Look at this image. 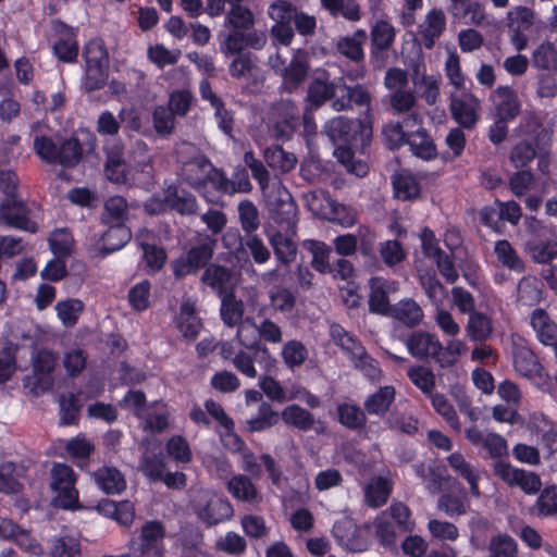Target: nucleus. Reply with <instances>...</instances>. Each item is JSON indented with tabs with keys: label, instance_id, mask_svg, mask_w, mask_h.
<instances>
[{
	"label": "nucleus",
	"instance_id": "obj_1",
	"mask_svg": "<svg viewBox=\"0 0 557 557\" xmlns=\"http://www.w3.org/2000/svg\"><path fill=\"white\" fill-rule=\"evenodd\" d=\"M175 158L180 178L194 189L200 190L208 183L221 193L235 189L234 183L230 182L224 172L216 169L196 145L188 141L178 143L175 148Z\"/></svg>",
	"mask_w": 557,
	"mask_h": 557
},
{
	"label": "nucleus",
	"instance_id": "obj_2",
	"mask_svg": "<svg viewBox=\"0 0 557 557\" xmlns=\"http://www.w3.org/2000/svg\"><path fill=\"white\" fill-rule=\"evenodd\" d=\"M85 61V72L82 87L89 101L101 100L97 95L104 88V40L94 38L87 41L82 53Z\"/></svg>",
	"mask_w": 557,
	"mask_h": 557
},
{
	"label": "nucleus",
	"instance_id": "obj_3",
	"mask_svg": "<svg viewBox=\"0 0 557 557\" xmlns=\"http://www.w3.org/2000/svg\"><path fill=\"white\" fill-rule=\"evenodd\" d=\"M50 39L53 55L58 61L72 64L79 54L78 28L73 27L60 18L50 21Z\"/></svg>",
	"mask_w": 557,
	"mask_h": 557
},
{
	"label": "nucleus",
	"instance_id": "obj_4",
	"mask_svg": "<svg viewBox=\"0 0 557 557\" xmlns=\"http://www.w3.org/2000/svg\"><path fill=\"white\" fill-rule=\"evenodd\" d=\"M299 109L290 99H281L272 104L268 127L276 139H288L299 125Z\"/></svg>",
	"mask_w": 557,
	"mask_h": 557
},
{
	"label": "nucleus",
	"instance_id": "obj_5",
	"mask_svg": "<svg viewBox=\"0 0 557 557\" xmlns=\"http://www.w3.org/2000/svg\"><path fill=\"white\" fill-rule=\"evenodd\" d=\"M96 136L87 128H78L65 139L58 150V164L72 169L79 163L84 154H90L96 149Z\"/></svg>",
	"mask_w": 557,
	"mask_h": 557
},
{
	"label": "nucleus",
	"instance_id": "obj_6",
	"mask_svg": "<svg viewBox=\"0 0 557 557\" xmlns=\"http://www.w3.org/2000/svg\"><path fill=\"white\" fill-rule=\"evenodd\" d=\"M368 40L366 29H356L351 35L339 36L334 42V49L337 54L349 60L356 65V69L347 72L349 79H361L364 77L366 70L361 64L364 61V45Z\"/></svg>",
	"mask_w": 557,
	"mask_h": 557
},
{
	"label": "nucleus",
	"instance_id": "obj_7",
	"mask_svg": "<svg viewBox=\"0 0 557 557\" xmlns=\"http://www.w3.org/2000/svg\"><path fill=\"white\" fill-rule=\"evenodd\" d=\"M76 474L71 466L54 462L51 469V488L57 493L55 502L62 509L78 507V492L75 488Z\"/></svg>",
	"mask_w": 557,
	"mask_h": 557
},
{
	"label": "nucleus",
	"instance_id": "obj_8",
	"mask_svg": "<svg viewBox=\"0 0 557 557\" xmlns=\"http://www.w3.org/2000/svg\"><path fill=\"white\" fill-rule=\"evenodd\" d=\"M166 530L159 520L147 521L133 541L134 557H164Z\"/></svg>",
	"mask_w": 557,
	"mask_h": 557
},
{
	"label": "nucleus",
	"instance_id": "obj_9",
	"mask_svg": "<svg viewBox=\"0 0 557 557\" xmlns=\"http://www.w3.org/2000/svg\"><path fill=\"white\" fill-rule=\"evenodd\" d=\"M524 251L533 262L544 265L557 258V242L546 236L544 228L535 219L529 223Z\"/></svg>",
	"mask_w": 557,
	"mask_h": 557
},
{
	"label": "nucleus",
	"instance_id": "obj_10",
	"mask_svg": "<svg viewBox=\"0 0 557 557\" xmlns=\"http://www.w3.org/2000/svg\"><path fill=\"white\" fill-rule=\"evenodd\" d=\"M195 510L199 519L208 527L228 520L234 515L232 504L209 492H202L195 500Z\"/></svg>",
	"mask_w": 557,
	"mask_h": 557
},
{
	"label": "nucleus",
	"instance_id": "obj_11",
	"mask_svg": "<svg viewBox=\"0 0 557 557\" xmlns=\"http://www.w3.org/2000/svg\"><path fill=\"white\" fill-rule=\"evenodd\" d=\"M214 243L207 238L203 243L191 247L185 255L173 260L171 268L174 276L183 278L206 267L213 256Z\"/></svg>",
	"mask_w": 557,
	"mask_h": 557
},
{
	"label": "nucleus",
	"instance_id": "obj_12",
	"mask_svg": "<svg viewBox=\"0 0 557 557\" xmlns=\"http://www.w3.org/2000/svg\"><path fill=\"white\" fill-rule=\"evenodd\" d=\"M493 471L504 483L511 487L518 486L528 495H535L541 491L542 480L533 471L515 468L503 460L494 463Z\"/></svg>",
	"mask_w": 557,
	"mask_h": 557
},
{
	"label": "nucleus",
	"instance_id": "obj_13",
	"mask_svg": "<svg viewBox=\"0 0 557 557\" xmlns=\"http://www.w3.org/2000/svg\"><path fill=\"white\" fill-rule=\"evenodd\" d=\"M220 51L225 58L244 54L248 47L255 50L262 49L267 44V35L261 30L242 32L231 29L225 35H220Z\"/></svg>",
	"mask_w": 557,
	"mask_h": 557
},
{
	"label": "nucleus",
	"instance_id": "obj_14",
	"mask_svg": "<svg viewBox=\"0 0 557 557\" xmlns=\"http://www.w3.org/2000/svg\"><path fill=\"white\" fill-rule=\"evenodd\" d=\"M30 209L27 203L18 197L3 199L0 202V221L7 226L28 232L37 233L38 224L30 219Z\"/></svg>",
	"mask_w": 557,
	"mask_h": 557
},
{
	"label": "nucleus",
	"instance_id": "obj_15",
	"mask_svg": "<svg viewBox=\"0 0 557 557\" xmlns=\"http://www.w3.org/2000/svg\"><path fill=\"white\" fill-rule=\"evenodd\" d=\"M267 205L273 220L287 226L295 224L297 207L289 191L282 185L273 186L267 194Z\"/></svg>",
	"mask_w": 557,
	"mask_h": 557
},
{
	"label": "nucleus",
	"instance_id": "obj_16",
	"mask_svg": "<svg viewBox=\"0 0 557 557\" xmlns=\"http://www.w3.org/2000/svg\"><path fill=\"white\" fill-rule=\"evenodd\" d=\"M339 78L330 81V74L322 71L309 83L305 103L309 104V108L318 109L327 101L332 104L334 99L339 97Z\"/></svg>",
	"mask_w": 557,
	"mask_h": 557
},
{
	"label": "nucleus",
	"instance_id": "obj_17",
	"mask_svg": "<svg viewBox=\"0 0 557 557\" xmlns=\"http://www.w3.org/2000/svg\"><path fill=\"white\" fill-rule=\"evenodd\" d=\"M389 107L395 114L405 115L406 127H414L422 124L423 116L419 110L418 98L413 90L401 89L389 95Z\"/></svg>",
	"mask_w": 557,
	"mask_h": 557
},
{
	"label": "nucleus",
	"instance_id": "obj_18",
	"mask_svg": "<svg viewBox=\"0 0 557 557\" xmlns=\"http://www.w3.org/2000/svg\"><path fill=\"white\" fill-rule=\"evenodd\" d=\"M339 97L334 99V102L331 104L335 112L352 110L354 104L367 109L370 108L372 95L367 86L362 84L349 86L343 77H339Z\"/></svg>",
	"mask_w": 557,
	"mask_h": 557
},
{
	"label": "nucleus",
	"instance_id": "obj_19",
	"mask_svg": "<svg viewBox=\"0 0 557 557\" xmlns=\"http://www.w3.org/2000/svg\"><path fill=\"white\" fill-rule=\"evenodd\" d=\"M406 346L412 357L432 359L438 364L441 341L435 334L425 331L412 332L406 339Z\"/></svg>",
	"mask_w": 557,
	"mask_h": 557
},
{
	"label": "nucleus",
	"instance_id": "obj_20",
	"mask_svg": "<svg viewBox=\"0 0 557 557\" xmlns=\"http://www.w3.org/2000/svg\"><path fill=\"white\" fill-rule=\"evenodd\" d=\"M515 370L523 377L541 383L547 376L535 354L524 345H515L512 349Z\"/></svg>",
	"mask_w": 557,
	"mask_h": 557
},
{
	"label": "nucleus",
	"instance_id": "obj_21",
	"mask_svg": "<svg viewBox=\"0 0 557 557\" xmlns=\"http://www.w3.org/2000/svg\"><path fill=\"white\" fill-rule=\"evenodd\" d=\"M369 286L370 311L387 317L393 307V305L389 304L388 295L398 290V283L375 276L369 281Z\"/></svg>",
	"mask_w": 557,
	"mask_h": 557
},
{
	"label": "nucleus",
	"instance_id": "obj_22",
	"mask_svg": "<svg viewBox=\"0 0 557 557\" xmlns=\"http://www.w3.org/2000/svg\"><path fill=\"white\" fill-rule=\"evenodd\" d=\"M446 29V15L441 8L431 9L418 25V36L420 42L426 49H432L435 40L442 36Z\"/></svg>",
	"mask_w": 557,
	"mask_h": 557
},
{
	"label": "nucleus",
	"instance_id": "obj_23",
	"mask_svg": "<svg viewBox=\"0 0 557 557\" xmlns=\"http://www.w3.org/2000/svg\"><path fill=\"white\" fill-rule=\"evenodd\" d=\"M449 108L453 117L460 126L470 129L475 125L479 119L480 101L473 95L453 96Z\"/></svg>",
	"mask_w": 557,
	"mask_h": 557
},
{
	"label": "nucleus",
	"instance_id": "obj_24",
	"mask_svg": "<svg viewBox=\"0 0 557 557\" xmlns=\"http://www.w3.org/2000/svg\"><path fill=\"white\" fill-rule=\"evenodd\" d=\"M361 124L358 121L341 115L329 120L323 127V132L333 144L348 145L356 139Z\"/></svg>",
	"mask_w": 557,
	"mask_h": 557
},
{
	"label": "nucleus",
	"instance_id": "obj_25",
	"mask_svg": "<svg viewBox=\"0 0 557 557\" xmlns=\"http://www.w3.org/2000/svg\"><path fill=\"white\" fill-rule=\"evenodd\" d=\"M492 98L495 103L496 117L512 121L521 111L518 94L509 86H498L493 92Z\"/></svg>",
	"mask_w": 557,
	"mask_h": 557
},
{
	"label": "nucleus",
	"instance_id": "obj_26",
	"mask_svg": "<svg viewBox=\"0 0 557 557\" xmlns=\"http://www.w3.org/2000/svg\"><path fill=\"white\" fill-rule=\"evenodd\" d=\"M176 327L187 341H194L202 329L201 320L197 315L196 302L190 298L184 299L176 317Z\"/></svg>",
	"mask_w": 557,
	"mask_h": 557
},
{
	"label": "nucleus",
	"instance_id": "obj_27",
	"mask_svg": "<svg viewBox=\"0 0 557 557\" xmlns=\"http://www.w3.org/2000/svg\"><path fill=\"white\" fill-rule=\"evenodd\" d=\"M228 493L237 500L258 505L262 502V495L255 483L246 474H236L226 482Z\"/></svg>",
	"mask_w": 557,
	"mask_h": 557
},
{
	"label": "nucleus",
	"instance_id": "obj_28",
	"mask_svg": "<svg viewBox=\"0 0 557 557\" xmlns=\"http://www.w3.org/2000/svg\"><path fill=\"white\" fill-rule=\"evenodd\" d=\"M387 317L408 327H414L422 322L424 313L417 301L405 298L393 305Z\"/></svg>",
	"mask_w": 557,
	"mask_h": 557
},
{
	"label": "nucleus",
	"instance_id": "obj_29",
	"mask_svg": "<svg viewBox=\"0 0 557 557\" xmlns=\"http://www.w3.org/2000/svg\"><path fill=\"white\" fill-rule=\"evenodd\" d=\"M234 272L232 269L212 263L208 265L201 276V282L210 287L219 296L228 294V287L232 285Z\"/></svg>",
	"mask_w": 557,
	"mask_h": 557
},
{
	"label": "nucleus",
	"instance_id": "obj_30",
	"mask_svg": "<svg viewBox=\"0 0 557 557\" xmlns=\"http://www.w3.org/2000/svg\"><path fill=\"white\" fill-rule=\"evenodd\" d=\"M546 146L547 145H541L539 148L536 143L533 140L523 139L511 149L510 162L515 168L522 169L535 158H539V165L542 169L544 157L546 154Z\"/></svg>",
	"mask_w": 557,
	"mask_h": 557
},
{
	"label": "nucleus",
	"instance_id": "obj_31",
	"mask_svg": "<svg viewBox=\"0 0 557 557\" xmlns=\"http://www.w3.org/2000/svg\"><path fill=\"white\" fill-rule=\"evenodd\" d=\"M530 323L542 344L557 346V323L544 309H535L531 314Z\"/></svg>",
	"mask_w": 557,
	"mask_h": 557
},
{
	"label": "nucleus",
	"instance_id": "obj_32",
	"mask_svg": "<svg viewBox=\"0 0 557 557\" xmlns=\"http://www.w3.org/2000/svg\"><path fill=\"white\" fill-rule=\"evenodd\" d=\"M332 532L338 543L348 550L362 552L366 548V543L360 537L358 527L350 519L337 521Z\"/></svg>",
	"mask_w": 557,
	"mask_h": 557
},
{
	"label": "nucleus",
	"instance_id": "obj_33",
	"mask_svg": "<svg viewBox=\"0 0 557 557\" xmlns=\"http://www.w3.org/2000/svg\"><path fill=\"white\" fill-rule=\"evenodd\" d=\"M395 388L391 385L380 387L379 391L371 394L363 403L364 410L369 414L385 417L389 411L391 405L395 400Z\"/></svg>",
	"mask_w": 557,
	"mask_h": 557
},
{
	"label": "nucleus",
	"instance_id": "obj_34",
	"mask_svg": "<svg viewBox=\"0 0 557 557\" xmlns=\"http://www.w3.org/2000/svg\"><path fill=\"white\" fill-rule=\"evenodd\" d=\"M447 461L451 469L469 483L471 494L480 496L478 485V481L480 479L479 469L468 462L460 453H453L448 456Z\"/></svg>",
	"mask_w": 557,
	"mask_h": 557
},
{
	"label": "nucleus",
	"instance_id": "obj_35",
	"mask_svg": "<svg viewBox=\"0 0 557 557\" xmlns=\"http://www.w3.org/2000/svg\"><path fill=\"white\" fill-rule=\"evenodd\" d=\"M543 297L541 283L535 276L527 275L519 280L517 285L516 301L522 307H533L537 305Z\"/></svg>",
	"mask_w": 557,
	"mask_h": 557
},
{
	"label": "nucleus",
	"instance_id": "obj_36",
	"mask_svg": "<svg viewBox=\"0 0 557 557\" xmlns=\"http://www.w3.org/2000/svg\"><path fill=\"white\" fill-rule=\"evenodd\" d=\"M307 74V64L302 60L294 58L280 74L282 76L281 89L287 92L296 91L306 81Z\"/></svg>",
	"mask_w": 557,
	"mask_h": 557
},
{
	"label": "nucleus",
	"instance_id": "obj_37",
	"mask_svg": "<svg viewBox=\"0 0 557 557\" xmlns=\"http://www.w3.org/2000/svg\"><path fill=\"white\" fill-rule=\"evenodd\" d=\"M320 4L332 17L341 16L349 22L361 18L360 5L356 0H320Z\"/></svg>",
	"mask_w": 557,
	"mask_h": 557
},
{
	"label": "nucleus",
	"instance_id": "obj_38",
	"mask_svg": "<svg viewBox=\"0 0 557 557\" xmlns=\"http://www.w3.org/2000/svg\"><path fill=\"white\" fill-rule=\"evenodd\" d=\"M407 144L412 153L423 160L434 159L437 154L433 139L423 128L408 133Z\"/></svg>",
	"mask_w": 557,
	"mask_h": 557
},
{
	"label": "nucleus",
	"instance_id": "obj_39",
	"mask_svg": "<svg viewBox=\"0 0 557 557\" xmlns=\"http://www.w3.org/2000/svg\"><path fill=\"white\" fill-rule=\"evenodd\" d=\"M234 239H238L240 247L238 248V252L245 253V248L249 250L253 261L258 264L265 263L271 258V252L269 248L264 245L263 240L253 234L245 235L240 237L238 233L234 234Z\"/></svg>",
	"mask_w": 557,
	"mask_h": 557
},
{
	"label": "nucleus",
	"instance_id": "obj_40",
	"mask_svg": "<svg viewBox=\"0 0 557 557\" xmlns=\"http://www.w3.org/2000/svg\"><path fill=\"white\" fill-rule=\"evenodd\" d=\"M264 159L267 164L274 171L287 173L292 171L297 158L294 153L285 151L282 147L274 145L264 150Z\"/></svg>",
	"mask_w": 557,
	"mask_h": 557
},
{
	"label": "nucleus",
	"instance_id": "obj_41",
	"mask_svg": "<svg viewBox=\"0 0 557 557\" xmlns=\"http://www.w3.org/2000/svg\"><path fill=\"white\" fill-rule=\"evenodd\" d=\"M221 297L220 314L221 319L230 327L238 325L244 315V304L237 299L233 292L225 294Z\"/></svg>",
	"mask_w": 557,
	"mask_h": 557
},
{
	"label": "nucleus",
	"instance_id": "obj_42",
	"mask_svg": "<svg viewBox=\"0 0 557 557\" xmlns=\"http://www.w3.org/2000/svg\"><path fill=\"white\" fill-rule=\"evenodd\" d=\"M283 422L300 431H309L314 425V417L307 409L298 405H289L281 412Z\"/></svg>",
	"mask_w": 557,
	"mask_h": 557
},
{
	"label": "nucleus",
	"instance_id": "obj_43",
	"mask_svg": "<svg viewBox=\"0 0 557 557\" xmlns=\"http://www.w3.org/2000/svg\"><path fill=\"white\" fill-rule=\"evenodd\" d=\"M224 26L231 29L242 32H252L255 26V15L251 10L244 5L231 7L225 14Z\"/></svg>",
	"mask_w": 557,
	"mask_h": 557
},
{
	"label": "nucleus",
	"instance_id": "obj_44",
	"mask_svg": "<svg viewBox=\"0 0 557 557\" xmlns=\"http://www.w3.org/2000/svg\"><path fill=\"white\" fill-rule=\"evenodd\" d=\"M280 413L267 401H261L256 417L246 421L249 432H262L276 425L280 421Z\"/></svg>",
	"mask_w": 557,
	"mask_h": 557
},
{
	"label": "nucleus",
	"instance_id": "obj_45",
	"mask_svg": "<svg viewBox=\"0 0 557 557\" xmlns=\"http://www.w3.org/2000/svg\"><path fill=\"white\" fill-rule=\"evenodd\" d=\"M519 128L527 136L525 139L533 140L539 148L541 145H547L549 140V133L543 127L541 119L535 113H527Z\"/></svg>",
	"mask_w": 557,
	"mask_h": 557
},
{
	"label": "nucleus",
	"instance_id": "obj_46",
	"mask_svg": "<svg viewBox=\"0 0 557 557\" xmlns=\"http://www.w3.org/2000/svg\"><path fill=\"white\" fill-rule=\"evenodd\" d=\"M370 35L373 49L386 51L395 41L396 30L387 20L381 18L372 26Z\"/></svg>",
	"mask_w": 557,
	"mask_h": 557
},
{
	"label": "nucleus",
	"instance_id": "obj_47",
	"mask_svg": "<svg viewBox=\"0 0 557 557\" xmlns=\"http://www.w3.org/2000/svg\"><path fill=\"white\" fill-rule=\"evenodd\" d=\"M375 536L379 542L388 549L396 548L397 527L391 520L387 512H381L373 522Z\"/></svg>",
	"mask_w": 557,
	"mask_h": 557
},
{
	"label": "nucleus",
	"instance_id": "obj_48",
	"mask_svg": "<svg viewBox=\"0 0 557 557\" xmlns=\"http://www.w3.org/2000/svg\"><path fill=\"white\" fill-rule=\"evenodd\" d=\"M492 332L491 320L484 313L475 311L469 314L466 333L472 342H485Z\"/></svg>",
	"mask_w": 557,
	"mask_h": 557
},
{
	"label": "nucleus",
	"instance_id": "obj_49",
	"mask_svg": "<svg viewBox=\"0 0 557 557\" xmlns=\"http://www.w3.org/2000/svg\"><path fill=\"white\" fill-rule=\"evenodd\" d=\"M531 61L536 69L557 72V46L550 41L542 42L532 52Z\"/></svg>",
	"mask_w": 557,
	"mask_h": 557
},
{
	"label": "nucleus",
	"instance_id": "obj_50",
	"mask_svg": "<svg viewBox=\"0 0 557 557\" xmlns=\"http://www.w3.org/2000/svg\"><path fill=\"white\" fill-rule=\"evenodd\" d=\"M49 543L48 557H77L81 555V542L74 536H54Z\"/></svg>",
	"mask_w": 557,
	"mask_h": 557
},
{
	"label": "nucleus",
	"instance_id": "obj_51",
	"mask_svg": "<svg viewBox=\"0 0 557 557\" xmlns=\"http://www.w3.org/2000/svg\"><path fill=\"white\" fill-rule=\"evenodd\" d=\"M165 201L181 214H194L197 212L198 203L194 195L183 191L178 193L176 187H169L165 191Z\"/></svg>",
	"mask_w": 557,
	"mask_h": 557
},
{
	"label": "nucleus",
	"instance_id": "obj_52",
	"mask_svg": "<svg viewBox=\"0 0 557 557\" xmlns=\"http://www.w3.org/2000/svg\"><path fill=\"white\" fill-rule=\"evenodd\" d=\"M59 406L61 425L66 426L78 423L82 405L77 395L73 393L61 394L59 397Z\"/></svg>",
	"mask_w": 557,
	"mask_h": 557
},
{
	"label": "nucleus",
	"instance_id": "obj_53",
	"mask_svg": "<svg viewBox=\"0 0 557 557\" xmlns=\"http://www.w3.org/2000/svg\"><path fill=\"white\" fill-rule=\"evenodd\" d=\"M270 244L275 257L283 264H289L296 259L297 246L294 240L281 232H275L270 236Z\"/></svg>",
	"mask_w": 557,
	"mask_h": 557
},
{
	"label": "nucleus",
	"instance_id": "obj_54",
	"mask_svg": "<svg viewBox=\"0 0 557 557\" xmlns=\"http://www.w3.org/2000/svg\"><path fill=\"white\" fill-rule=\"evenodd\" d=\"M330 335L336 345L350 355V359H355L357 355L363 354L364 347L361 343L339 324H331Z\"/></svg>",
	"mask_w": 557,
	"mask_h": 557
},
{
	"label": "nucleus",
	"instance_id": "obj_55",
	"mask_svg": "<svg viewBox=\"0 0 557 557\" xmlns=\"http://www.w3.org/2000/svg\"><path fill=\"white\" fill-rule=\"evenodd\" d=\"M487 552L490 557H518V544L510 535L498 533L491 537Z\"/></svg>",
	"mask_w": 557,
	"mask_h": 557
},
{
	"label": "nucleus",
	"instance_id": "obj_56",
	"mask_svg": "<svg viewBox=\"0 0 557 557\" xmlns=\"http://www.w3.org/2000/svg\"><path fill=\"white\" fill-rule=\"evenodd\" d=\"M245 323L256 329L261 342L273 345H278L283 342L282 327L269 318H263L258 323L247 318Z\"/></svg>",
	"mask_w": 557,
	"mask_h": 557
},
{
	"label": "nucleus",
	"instance_id": "obj_57",
	"mask_svg": "<svg viewBox=\"0 0 557 557\" xmlns=\"http://www.w3.org/2000/svg\"><path fill=\"white\" fill-rule=\"evenodd\" d=\"M496 257L502 264L512 271L523 272L525 269L523 260L518 256L511 244L506 239L496 242L494 249Z\"/></svg>",
	"mask_w": 557,
	"mask_h": 557
},
{
	"label": "nucleus",
	"instance_id": "obj_58",
	"mask_svg": "<svg viewBox=\"0 0 557 557\" xmlns=\"http://www.w3.org/2000/svg\"><path fill=\"white\" fill-rule=\"evenodd\" d=\"M305 247L312 255L311 265L315 271L320 273L332 271V265L329 261L331 248L327 245L319 240H307L305 242Z\"/></svg>",
	"mask_w": 557,
	"mask_h": 557
},
{
	"label": "nucleus",
	"instance_id": "obj_59",
	"mask_svg": "<svg viewBox=\"0 0 557 557\" xmlns=\"http://www.w3.org/2000/svg\"><path fill=\"white\" fill-rule=\"evenodd\" d=\"M533 511L540 518L557 515V486L549 485L540 491Z\"/></svg>",
	"mask_w": 557,
	"mask_h": 557
},
{
	"label": "nucleus",
	"instance_id": "obj_60",
	"mask_svg": "<svg viewBox=\"0 0 557 557\" xmlns=\"http://www.w3.org/2000/svg\"><path fill=\"white\" fill-rule=\"evenodd\" d=\"M385 423L389 429L407 435H413L418 432V420L412 414L400 411L396 407L387 414Z\"/></svg>",
	"mask_w": 557,
	"mask_h": 557
},
{
	"label": "nucleus",
	"instance_id": "obj_61",
	"mask_svg": "<svg viewBox=\"0 0 557 557\" xmlns=\"http://www.w3.org/2000/svg\"><path fill=\"white\" fill-rule=\"evenodd\" d=\"M395 195L401 200H410L416 198L420 193L419 184L413 175L401 171L393 178Z\"/></svg>",
	"mask_w": 557,
	"mask_h": 557
},
{
	"label": "nucleus",
	"instance_id": "obj_62",
	"mask_svg": "<svg viewBox=\"0 0 557 557\" xmlns=\"http://www.w3.org/2000/svg\"><path fill=\"white\" fill-rule=\"evenodd\" d=\"M509 29L529 30L535 22V13L532 9L519 5L509 10L506 14Z\"/></svg>",
	"mask_w": 557,
	"mask_h": 557
},
{
	"label": "nucleus",
	"instance_id": "obj_63",
	"mask_svg": "<svg viewBox=\"0 0 557 557\" xmlns=\"http://www.w3.org/2000/svg\"><path fill=\"white\" fill-rule=\"evenodd\" d=\"M239 223L245 235L253 234L260 226L257 207L250 200H243L237 207Z\"/></svg>",
	"mask_w": 557,
	"mask_h": 557
},
{
	"label": "nucleus",
	"instance_id": "obj_64",
	"mask_svg": "<svg viewBox=\"0 0 557 557\" xmlns=\"http://www.w3.org/2000/svg\"><path fill=\"white\" fill-rule=\"evenodd\" d=\"M391 488L388 480L382 476L375 478L366 488L367 503L375 508L383 506L387 502Z\"/></svg>",
	"mask_w": 557,
	"mask_h": 557
}]
</instances>
